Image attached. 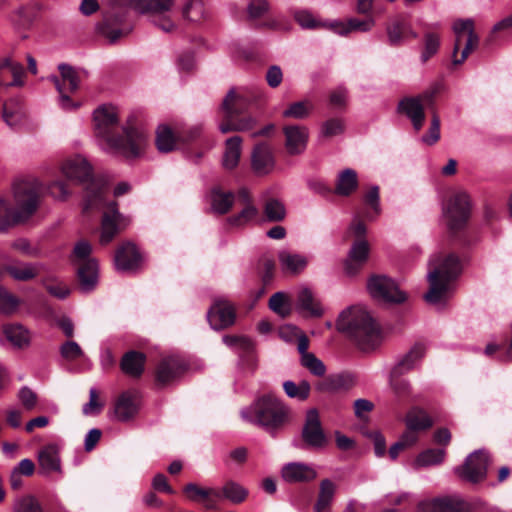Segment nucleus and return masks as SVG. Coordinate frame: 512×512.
<instances>
[{"label":"nucleus","instance_id":"nucleus-2","mask_svg":"<svg viewBox=\"0 0 512 512\" xmlns=\"http://www.w3.org/2000/svg\"><path fill=\"white\" fill-rule=\"evenodd\" d=\"M93 120L98 144L106 152L135 158L140 156L148 143V134L130 125L123 127V135H115L118 114L112 105L98 107L93 113Z\"/></svg>","mask_w":512,"mask_h":512},{"label":"nucleus","instance_id":"nucleus-28","mask_svg":"<svg viewBox=\"0 0 512 512\" xmlns=\"http://www.w3.org/2000/svg\"><path fill=\"white\" fill-rule=\"evenodd\" d=\"M387 35L391 45H399L405 39L418 38V34L412 29L411 25L404 19H396L387 26Z\"/></svg>","mask_w":512,"mask_h":512},{"label":"nucleus","instance_id":"nucleus-43","mask_svg":"<svg viewBox=\"0 0 512 512\" xmlns=\"http://www.w3.org/2000/svg\"><path fill=\"white\" fill-rule=\"evenodd\" d=\"M283 390L289 398L304 401L308 399L310 395L311 386L305 380H302L298 384L294 381L287 380L283 383Z\"/></svg>","mask_w":512,"mask_h":512},{"label":"nucleus","instance_id":"nucleus-19","mask_svg":"<svg viewBox=\"0 0 512 512\" xmlns=\"http://www.w3.org/2000/svg\"><path fill=\"white\" fill-rule=\"evenodd\" d=\"M184 493L189 500L198 502L203 500L204 506L208 510L217 507V502L221 500V493L215 488H202L194 483H189L184 487Z\"/></svg>","mask_w":512,"mask_h":512},{"label":"nucleus","instance_id":"nucleus-40","mask_svg":"<svg viewBox=\"0 0 512 512\" xmlns=\"http://www.w3.org/2000/svg\"><path fill=\"white\" fill-rule=\"evenodd\" d=\"M256 123V119L251 116L243 117L240 119L235 117L231 120L222 121L219 125V130L224 134L233 131L244 132L252 130Z\"/></svg>","mask_w":512,"mask_h":512},{"label":"nucleus","instance_id":"nucleus-14","mask_svg":"<svg viewBox=\"0 0 512 512\" xmlns=\"http://www.w3.org/2000/svg\"><path fill=\"white\" fill-rule=\"evenodd\" d=\"M207 319L214 330L225 329L235 322V309L224 299H217L207 312Z\"/></svg>","mask_w":512,"mask_h":512},{"label":"nucleus","instance_id":"nucleus-31","mask_svg":"<svg viewBox=\"0 0 512 512\" xmlns=\"http://www.w3.org/2000/svg\"><path fill=\"white\" fill-rule=\"evenodd\" d=\"M242 138L233 136L225 141V150L222 158V166L226 170H233L237 167L241 156Z\"/></svg>","mask_w":512,"mask_h":512},{"label":"nucleus","instance_id":"nucleus-62","mask_svg":"<svg viewBox=\"0 0 512 512\" xmlns=\"http://www.w3.org/2000/svg\"><path fill=\"white\" fill-rule=\"evenodd\" d=\"M440 139V119L434 114L431 120V125L427 134L422 136V141L425 144L433 145Z\"/></svg>","mask_w":512,"mask_h":512},{"label":"nucleus","instance_id":"nucleus-12","mask_svg":"<svg viewBox=\"0 0 512 512\" xmlns=\"http://www.w3.org/2000/svg\"><path fill=\"white\" fill-rule=\"evenodd\" d=\"M302 439L308 446L313 448H322L327 443V437L316 409H310L306 413L302 429Z\"/></svg>","mask_w":512,"mask_h":512},{"label":"nucleus","instance_id":"nucleus-27","mask_svg":"<svg viewBox=\"0 0 512 512\" xmlns=\"http://www.w3.org/2000/svg\"><path fill=\"white\" fill-rule=\"evenodd\" d=\"M78 278L80 288L84 292L93 290L98 281V264L95 259L79 263Z\"/></svg>","mask_w":512,"mask_h":512},{"label":"nucleus","instance_id":"nucleus-10","mask_svg":"<svg viewBox=\"0 0 512 512\" xmlns=\"http://www.w3.org/2000/svg\"><path fill=\"white\" fill-rule=\"evenodd\" d=\"M433 96L434 92L427 91L417 97H405L398 104V112L404 114L411 121L416 131H419L424 125V104H430Z\"/></svg>","mask_w":512,"mask_h":512},{"label":"nucleus","instance_id":"nucleus-26","mask_svg":"<svg viewBox=\"0 0 512 512\" xmlns=\"http://www.w3.org/2000/svg\"><path fill=\"white\" fill-rule=\"evenodd\" d=\"M369 254V246L366 240L360 239L356 241L349 252V258L345 263L347 274H355L360 266L366 261Z\"/></svg>","mask_w":512,"mask_h":512},{"label":"nucleus","instance_id":"nucleus-39","mask_svg":"<svg viewBox=\"0 0 512 512\" xmlns=\"http://www.w3.org/2000/svg\"><path fill=\"white\" fill-rule=\"evenodd\" d=\"M263 216L266 222H280L286 217L284 204L274 198L268 199L263 206Z\"/></svg>","mask_w":512,"mask_h":512},{"label":"nucleus","instance_id":"nucleus-24","mask_svg":"<svg viewBox=\"0 0 512 512\" xmlns=\"http://www.w3.org/2000/svg\"><path fill=\"white\" fill-rule=\"evenodd\" d=\"M146 355L142 352L131 350L125 353L121 359L120 367L124 374L139 378L144 372Z\"/></svg>","mask_w":512,"mask_h":512},{"label":"nucleus","instance_id":"nucleus-5","mask_svg":"<svg viewBox=\"0 0 512 512\" xmlns=\"http://www.w3.org/2000/svg\"><path fill=\"white\" fill-rule=\"evenodd\" d=\"M336 328L363 351L375 349L381 341L378 325L368 311L361 307H350L342 311L336 321Z\"/></svg>","mask_w":512,"mask_h":512},{"label":"nucleus","instance_id":"nucleus-17","mask_svg":"<svg viewBox=\"0 0 512 512\" xmlns=\"http://www.w3.org/2000/svg\"><path fill=\"white\" fill-rule=\"evenodd\" d=\"M141 255L134 244L125 243L120 246L114 257L115 267L121 272H133L141 264Z\"/></svg>","mask_w":512,"mask_h":512},{"label":"nucleus","instance_id":"nucleus-50","mask_svg":"<svg viewBox=\"0 0 512 512\" xmlns=\"http://www.w3.org/2000/svg\"><path fill=\"white\" fill-rule=\"evenodd\" d=\"M440 47V37L435 32L427 31L424 33V48L421 53L422 62H427L434 56Z\"/></svg>","mask_w":512,"mask_h":512},{"label":"nucleus","instance_id":"nucleus-57","mask_svg":"<svg viewBox=\"0 0 512 512\" xmlns=\"http://www.w3.org/2000/svg\"><path fill=\"white\" fill-rule=\"evenodd\" d=\"M183 17L190 21H199L204 16V6L200 0H189L182 10Z\"/></svg>","mask_w":512,"mask_h":512},{"label":"nucleus","instance_id":"nucleus-21","mask_svg":"<svg viewBox=\"0 0 512 512\" xmlns=\"http://www.w3.org/2000/svg\"><path fill=\"white\" fill-rule=\"evenodd\" d=\"M139 401L137 395L132 392L122 393L114 405V415L118 421L127 422L138 412Z\"/></svg>","mask_w":512,"mask_h":512},{"label":"nucleus","instance_id":"nucleus-41","mask_svg":"<svg viewBox=\"0 0 512 512\" xmlns=\"http://www.w3.org/2000/svg\"><path fill=\"white\" fill-rule=\"evenodd\" d=\"M430 416L421 409H412L406 417V425L409 430H425L432 426Z\"/></svg>","mask_w":512,"mask_h":512},{"label":"nucleus","instance_id":"nucleus-13","mask_svg":"<svg viewBox=\"0 0 512 512\" xmlns=\"http://www.w3.org/2000/svg\"><path fill=\"white\" fill-rule=\"evenodd\" d=\"M185 362L175 356L163 358L156 367V382L159 386H166L176 381L186 371Z\"/></svg>","mask_w":512,"mask_h":512},{"label":"nucleus","instance_id":"nucleus-46","mask_svg":"<svg viewBox=\"0 0 512 512\" xmlns=\"http://www.w3.org/2000/svg\"><path fill=\"white\" fill-rule=\"evenodd\" d=\"M258 216V209L253 204L245 205V207L237 214L229 217L227 222L233 227H244Z\"/></svg>","mask_w":512,"mask_h":512},{"label":"nucleus","instance_id":"nucleus-6","mask_svg":"<svg viewBox=\"0 0 512 512\" xmlns=\"http://www.w3.org/2000/svg\"><path fill=\"white\" fill-rule=\"evenodd\" d=\"M244 420L263 427L273 434L282 428L289 417V408L278 397L268 394L241 411Z\"/></svg>","mask_w":512,"mask_h":512},{"label":"nucleus","instance_id":"nucleus-11","mask_svg":"<svg viewBox=\"0 0 512 512\" xmlns=\"http://www.w3.org/2000/svg\"><path fill=\"white\" fill-rule=\"evenodd\" d=\"M488 463V454L484 450H477L471 453L464 464L455 469V472L461 478L476 483L486 477Z\"/></svg>","mask_w":512,"mask_h":512},{"label":"nucleus","instance_id":"nucleus-23","mask_svg":"<svg viewBox=\"0 0 512 512\" xmlns=\"http://www.w3.org/2000/svg\"><path fill=\"white\" fill-rule=\"evenodd\" d=\"M426 353L423 344H415L399 361L394 365V375H404L415 369Z\"/></svg>","mask_w":512,"mask_h":512},{"label":"nucleus","instance_id":"nucleus-7","mask_svg":"<svg viewBox=\"0 0 512 512\" xmlns=\"http://www.w3.org/2000/svg\"><path fill=\"white\" fill-rule=\"evenodd\" d=\"M455 44L453 49V63H463L468 55L477 47L479 37L474 31V23L471 19L457 20L453 24Z\"/></svg>","mask_w":512,"mask_h":512},{"label":"nucleus","instance_id":"nucleus-53","mask_svg":"<svg viewBox=\"0 0 512 512\" xmlns=\"http://www.w3.org/2000/svg\"><path fill=\"white\" fill-rule=\"evenodd\" d=\"M344 122L340 118H330L322 123L320 136L330 138L340 135L344 132Z\"/></svg>","mask_w":512,"mask_h":512},{"label":"nucleus","instance_id":"nucleus-20","mask_svg":"<svg viewBox=\"0 0 512 512\" xmlns=\"http://www.w3.org/2000/svg\"><path fill=\"white\" fill-rule=\"evenodd\" d=\"M253 171L258 175L268 174L274 166V158L270 146L266 143L257 144L251 155Z\"/></svg>","mask_w":512,"mask_h":512},{"label":"nucleus","instance_id":"nucleus-34","mask_svg":"<svg viewBox=\"0 0 512 512\" xmlns=\"http://www.w3.org/2000/svg\"><path fill=\"white\" fill-rule=\"evenodd\" d=\"M336 487L329 479L320 482L318 498L314 506V512H329L334 498Z\"/></svg>","mask_w":512,"mask_h":512},{"label":"nucleus","instance_id":"nucleus-36","mask_svg":"<svg viewBox=\"0 0 512 512\" xmlns=\"http://www.w3.org/2000/svg\"><path fill=\"white\" fill-rule=\"evenodd\" d=\"M6 339L15 347H25L29 345V331L20 324H8L3 328Z\"/></svg>","mask_w":512,"mask_h":512},{"label":"nucleus","instance_id":"nucleus-15","mask_svg":"<svg viewBox=\"0 0 512 512\" xmlns=\"http://www.w3.org/2000/svg\"><path fill=\"white\" fill-rule=\"evenodd\" d=\"M43 265L37 262H25L13 259L10 263L0 268V278L3 273L8 274L13 280L28 282L38 277Z\"/></svg>","mask_w":512,"mask_h":512},{"label":"nucleus","instance_id":"nucleus-8","mask_svg":"<svg viewBox=\"0 0 512 512\" xmlns=\"http://www.w3.org/2000/svg\"><path fill=\"white\" fill-rule=\"evenodd\" d=\"M367 289L373 299L382 303H402L406 295L391 278L384 275H374L367 283Z\"/></svg>","mask_w":512,"mask_h":512},{"label":"nucleus","instance_id":"nucleus-32","mask_svg":"<svg viewBox=\"0 0 512 512\" xmlns=\"http://www.w3.org/2000/svg\"><path fill=\"white\" fill-rule=\"evenodd\" d=\"M222 109L225 113L223 121L231 120L247 109V101L242 96L237 95L234 90H230L223 100Z\"/></svg>","mask_w":512,"mask_h":512},{"label":"nucleus","instance_id":"nucleus-60","mask_svg":"<svg viewBox=\"0 0 512 512\" xmlns=\"http://www.w3.org/2000/svg\"><path fill=\"white\" fill-rule=\"evenodd\" d=\"M402 375H394V369H391L389 375V385L395 394L401 396L406 395L410 391V383L408 380L402 379Z\"/></svg>","mask_w":512,"mask_h":512},{"label":"nucleus","instance_id":"nucleus-58","mask_svg":"<svg viewBox=\"0 0 512 512\" xmlns=\"http://www.w3.org/2000/svg\"><path fill=\"white\" fill-rule=\"evenodd\" d=\"M19 305V299L4 287H0V311L5 314L13 313Z\"/></svg>","mask_w":512,"mask_h":512},{"label":"nucleus","instance_id":"nucleus-38","mask_svg":"<svg viewBox=\"0 0 512 512\" xmlns=\"http://www.w3.org/2000/svg\"><path fill=\"white\" fill-rule=\"evenodd\" d=\"M58 69L61 74L60 83L66 88V91L70 93H74L78 90L80 84V74L79 72L68 64H60Z\"/></svg>","mask_w":512,"mask_h":512},{"label":"nucleus","instance_id":"nucleus-48","mask_svg":"<svg viewBox=\"0 0 512 512\" xmlns=\"http://www.w3.org/2000/svg\"><path fill=\"white\" fill-rule=\"evenodd\" d=\"M269 308L281 318H286L291 313L289 298L284 292H276L270 297Z\"/></svg>","mask_w":512,"mask_h":512},{"label":"nucleus","instance_id":"nucleus-1","mask_svg":"<svg viewBox=\"0 0 512 512\" xmlns=\"http://www.w3.org/2000/svg\"><path fill=\"white\" fill-rule=\"evenodd\" d=\"M62 172L70 180L79 183L88 182L85 187L83 210L89 212L106 208L102 218L100 242L104 245L111 242L121 230L129 225L130 220L118 211L116 202L106 204V184L92 177L91 165L79 155L67 159L62 165Z\"/></svg>","mask_w":512,"mask_h":512},{"label":"nucleus","instance_id":"nucleus-4","mask_svg":"<svg viewBox=\"0 0 512 512\" xmlns=\"http://www.w3.org/2000/svg\"><path fill=\"white\" fill-rule=\"evenodd\" d=\"M461 272L460 261L454 254L436 255L429 262V290L424 299L431 305H442L452 295L455 280Z\"/></svg>","mask_w":512,"mask_h":512},{"label":"nucleus","instance_id":"nucleus-47","mask_svg":"<svg viewBox=\"0 0 512 512\" xmlns=\"http://www.w3.org/2000/svg\"><path fill=\"white\" fill-rule=\"evenodd\" d=\"M452 500L453 496H445L421 502L418 512H450Z\"/></svg>","mask_w":512,"mask_h":512},{"label":"nucleus","instance_id":"nucleus-33","mask_svg":"<svg viewBox=\"0 0 512 512\" xmlns=\"http://www.w3.org/2000/svg\"><path fill=\"white\" fill-rule=\"evenodd\" d=\"M357 187L358 177L356 171L351 168H347L338 174L334 192L339 196L346 197L351 195Z\"/></svg>","mask_w":512,"mask_h":512},{"label":"nucleus","instance_id":"nucleus-51","mask_svg":"<svg viewBox=\"0 0 512 512\" xmlns=\"http://www.w3.org/2000/svg\"><path fill=\"white\" fill-rule=\"evenodd\" d=\"M50 80L55 85L56 90L59 93V105L62 109L70 111L77 109L80 104L72 101L69 94H71L69 91H66V88L61 85L60 80L57 76H51Z\"/></svg>","mask_w":512,"mask_h":512},{"label":"nucleus","instance_id":"nucleus-35","mask_svg":"<svg viewBox=\"0 0 512 512\" xmlns=\"http://www.w3.org/2000/svg\"><path fill=\"white\" fill-rule=\"evenodd\" d=\"M210 197L213 212L220 215L228 213L234 203V194L232 192H223L219 188H213Z\"/></svg>","mask_w":512,"mask_h":512},{"label":"nucleus","instance_id":"nucleus-61","mask_svg":"<svg viewBox=\"0 0 512 512\" xmlns=\"http://www.w3.org/2000/svg\"><path fill=\"white\" fill-rule=\"evenodd\" d=\"M61 356L68 360L73 361L83 356V350L75 341H66L60 347Z\"/></svg>","mask_w":512,"mask_h":512},{"label":"nucleus","instance_id":"nucleus-22","mask_svg":"<svg viewBox=\"0 0 512 512\" xmlns=\"http://www.w3.org/2000/svg\"><path fill=\"white\" fill-rule=\"evenodd\" d=\"M176 0H129V6L140 14L164 15L170 13Z\"/></svg>","mask_w":512,"mask_h":512},{"label":"nucleus","instance_id":"nucleus-55","mask_svg":"<svg viewBox=\"0 0 512 512\" xmlns=\"http://www.w3.org/2000/svg\"><path fill=\"white\" fill-rule=\"evenodd\" d=\"M301 365L315 376H323L326 372L325 365L313 353L305 354L300 359Z\"/></svg>","mask_w":512,"mask_h":512},{"label":"nucleus","instance_id":"nucleus-16","mask_svg":"<svg viewBox=\"0 0 512 512\" xmlns=\"http://www.w3.org/2000/svg\"><path fill=\"white\" fill-rule=\"evenodd\" d=\"M285 148L290 155H300L307 147L309 130L303 125H287L283 127Z\"/></svg>","mask_w":512,"mask_h":512},{"label":"nucleus","instance_id":"nucleus-30","mask_svg":"<svg viewBox=\"0 0 512 512\" xmlns=\"http://www.w3.org/2000/svg\"><path fill=\"white\" fill-rule=\"evenodd\" d=\"M366 19L350 18L347 23L334 22L330 28L339 35H347L352 31L367 32L375 26V20L368 15Z\"/></svg>","mask_w":512,"mask_h":512},{"label":"nucleus","instance_id":"nucleus-59","mask_svg":"<svg viewBox=\"0 0 512 512\" xmlns=\"http://www.w3.org/2000/svg\"><path fill=\"white\" fill-rule=\"evenodd\" d=\"M6 64H7V74L8 76H12L13 80L8 81V86H22V76L24 74V67L22 64L12 61L9 58H6Z\"/></svg>","mask_w":512,"mask_h":512},{"label":"nucleus","instance_id":"nucleus-25","mask_svg":"<svg viewBox=\"0 0 512 512\" xmlns=\"http://www.w3.org/2000/svg\"><path fill=\"white\" fill-rule=\"evenodd\" d=\"M278 259L282 271L293 275L302 273L308 265V258L306 256L292 253L288 250L280 251Z\"/></svg>","mask_w":512,"mask_h":512},{"label":"nucleus","instance_id":"nucleus-52","mask_svg":"<svg viewBox=\"0 0 512 512\" xmlns=\"http://www.w3.org/2000/svg\"><path fill=\"white\" fill-rule=\"evenodd\" d=\"M512 33V14L498 21L492 28L488 42H494L498 38L504 37Z\"/></svg>","mask_w":512,"mask_h":512},{"label":"nucleus","instance_id":"nucleus-45","mask_svg":"<svg viewBox=\"0 0 512 512\" xmlns=\"http://www.w3.org/2000/svg\"><path fill=\"white\" fill-rule=\"evenodd\" d=\"M219 491L221 493V500L227 499L235 504L243 502L248 495V491L234 481L227 482Z\"/></svg>","mask_w":512,"mask_h":512},{"label":"nucleus","instance_id":"nucleus-54","mask_svg":"<svg viewBox=\"0 0 512 512\" xmlns=\"http://www.w3.org/2000/svg\"><path fill=\"white\" fill-rule=\"evenodd\" d=\"M10 247L13 250L29 257H38L41 254L40 249L33 246L30 240L25 237L14 239L11 242Z\"/></svg>","mask_w":512,"mask_h":512},{"label":"nucleus","instance_id":"nucleus-64","mask_svg":"<svg viewBox=\"0 0 512 512\" xmlns=\"http://www.w3.org/2000/svg\"><path fill=\"white\" fill-rule=\"evenodd\" d=\"M16 512H42V509L36 499L26 497L19 501Z\"/></svg>","mask_w":512,"mask_h":512},{"label":"nucleus","instance_id":"nucleus-29","mask_svg":"<svg viewBox=\"0 0 512 512\" xmlns=\"http://www.w3.org/2000/svg\"><path fill=\"white\" fill-rule=\"evenodd\" d=\"M38 462L44 473L60 472L61 463L56 445L49 444L38 452Z\"/></svg>","mask_w":512,"mask_h":512},{"label":"nucleus","instance_id":"nucleus-44","mask_svg":"<svg viewBox=\"0 0 512 512\" xmlns=\"http://www.w3.org/2000/svg\"><path fill=\"white\" fill-rule=\"evenodd\" d=\"M156 146L160 152H170L176 146V138L172 130L166 125H160L156 131Z\"/></svg>","mask_w":512,"mask_h":512},{"label":"nucleus","instance_id":"nucleus-9","mask_svg":"<svg viewBox=\"0 0 512 512\" xmlns=\"http://www.w3.org/2000/svg\"><path fill=\"white\" fill-rule=\"evenodd\" d=\"M470 211V197L466 192L460 191L451 196L444 209L449 229L453 231L461 229L467 223Z\"/></svg>","mask_w":512,"mask_h":512},{"label":"nucleus","instance_id":"nucleus-3","mask_svg":"<svg viewBox=\"0 0 512 512\" xmlns=\"http://www.w3.org/2000/svg\"><path fill=\"white\" fill-rule=\"evenodd\" d=\"M14 206L0 197V233H8L14 227L26 223L39 206V183L22 180L13 186Z\"/></svg>","mask_w":512,"mask_h":512},{"label":"nucleus","instance_id":"nucleus-56","mask_svg":"<svg viewBox=\"0 0 512 512\" xmlns=\"http://www.w3.org/2000/svg\"><path fill=\"white\" fill-rule=\"evenodd\" d=\"M35 17L34 10L31 7H20L11 14V21L19 27L29 26Z\"/></svg>","mask_w":512,"mask_h":512},{"label":"nucleus","instance_id":"nucleus-18","mask_svg":"<svg viewBox=\"0 0 512 512\" xmlns=\"http://www.w3.org/2000/svg\"><path fill=\"white\" fill-rule=\"evenodd\" d=\"M281 476L288 483L310 482L317 477V472L306 463L290 462L282 467Z\"/></svg>","mask_w":512,"mask_h":512},{"label":"nucleus","instance_id":"nucleus-49","mask_svg":"<svg viewBox=\"0 0 512 512\" xmlns=\"http://www.w3.org/2000/svg\"><path fill=\"white\" fill-rule=\"evenodd\" d=\"M446 452L444 449H427L420 453L415 460L416 467H427L443 462Z\"/></svg>","mask_w":512,"mask_h":512},{"label":"nucleus","instance_id":"nucleus-63","mask_svg":"<svg viewBox=\"0 0 512 512\" xmlns=\"http://www.w3.org/2000/svg\"><path fill=\"white\" fill-rule=\"evenodd\" d=\"M102 407L103 405L98 400L97 390L95 388H91L89 391V402L86 403L82 409L83 414L87 416L96 415L101 411Z\"/></svg>","mask_w":512,"mask_h":512},{"label":"nucleus","instance_id":"nucleus-37","mask_svg":"<svg viewBox=\"0 0 512 512\" xmlns=\"http://www.w3.org/2000/svg\"><path fill=\"white\" fill-rule=\"evenodd\" d=\"M297 307L300 310L308 312L312 316H321L323 311L319 302L314 297L309 288H302L298 292Z\"/></svg>","mask_w":512,"mask_h":512},{"label":"nucleus","instance_id":"nucleus-42","mask_svg":"<svg viewBox=\"0 0 512 512\" xmlns=\"http://www.w3.org/2000/svg\"><path fill=\"white\" fill-rule=\"evenodd\" d=\"M314 109V105L309 100H302L291 103L287 109L283 111V117L293 119H306L310 116Z\"/></svg>","mask_w":512,"mask_h":512}]
</instances>
